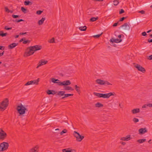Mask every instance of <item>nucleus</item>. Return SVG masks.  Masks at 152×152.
Instances as JSON below:
<instances>
[{
	"label": "nucleus",
	"mask_w": 152,
	"mask_h": 152,
	"mask_svg": "<svg viewBox=\"0 0 152 152\" xmlns=\"http://www.w3.org/2000/svg\"><path fill=\"white\" fill-rule=\"evenodd\" d=\"M93 94L95 96L98 97L99 98H108L111 96H114L115 94V93L110 92L107 94H103L102 93H97L95 92L93 93Z\"/></svg>",
	"instance_id": "1"
},
{
	"label": "nucleus",
	"mask_w": 152,
	"mask_h": 152,
	"mask_svg": "<svg viewBox=\"0 0 152 152\" xmlns=\"http://www.w3.org/2000/svg\"><path fill=\"white\" fill-rule=\"evenodd\" d=\"M57 81H59L58 80L54 78L51 79V81L53 83H57L58 85L60 86H68L71 84V82L69 80L64 81L62 82H57Z\"/></svg>",
	"instance_id": "2"
},
{
	"label": "nucleus",
	"mask_w": 152,
	"mask_h": 152,
	"mask_svg": "<svg viewBox=\"0 0 152 152\" xmlns=\"http://www.w3.org/2000/svg\"><path fill=\"white\" fill-rule=\"evenodd\" d=\"M16 109L17 110L20 115H22L25 113V111L27 109L22 104L18 105Z\"/></svg>",
	"instance_id": "3"
},
{
	"label": "nucleus",
	"mask_w": 152,
	"mask_h": 152,
	"mask_svg": "<svg viewBox=\"0 0 152 152\" xmlns=\"http://www.w3.org/2000/svg\"><path fill=\"white\" fill-rule=\"evenodd\" d=\"M9 100L7 98L2 101L0 105V109L4 110L8 104Z\"/></svg>",
	"instance_id": "4"
},
{
	"label": "nucleus",
	"mask_w": 152,
	"mask_h": 152,
	"mask_svg": "<svg viewBox=\"0 0 152 152\" xmlns=\"http://www.w3.org/2000/svg\"><path fill=\"white\" fill-rule=\"evenodd\" d=\"M121 28L122 31L124 33L128 34L129 30L130 27L127 23H125L121 26Z\"/></svg>",
	"instance_id": "5"
},
{
	"label": "nucleus",
	"mask_w": 152,
	"mask_h": 152,
	"mask_svg": "<svg viewBox=\"0 0 152 152\" xmlns=\"http://www.w3.org/2000/svg\"><path fill=\"white\" fill-rule=\"evenodd\" d=\"M9 147L7 142H4L0 144V151H4L7 150Z\"/></svg>",
	"instance_id": "6"
},
{
	"label": "nucleus",
	"mask_w": 152,
	"mask_h": 152,
	"mask_svg": "<svg viewBox=\"0 0 152 152\" xmlns=\"http://www.w3.org/2000/svg\"><path fill=\"white\" fill-rule=\"evenodd\" d=\"M96 81L97 83L101 85H112L111 83L107 81L101 80L100 79H97Z\"/></svg>",
	"instance_id": "7"
},
{
	"label": "nucleus",
	"mask_w": 152,
	"mask_h": 152,
	"mask_svg": "<svg viewBox=\"0 0 152 152\" xmlns=\"http://www.w3.org/2000/svg\"><path fill=\"white\" fill-rule=\"evenodd\" d=\"M33 48L31 46L28 47L25 53V56H28L33 54L34 52L33 51Z\"/></svg>",
	"instance_id": "8"
},
{
	"label": "nucleus",
	"mask_w": 152,
	"mask_h": 152,
	"mask_svg": "<svg viewBox=\"0 0 152 152\" xmlns=\"http://www.w3.org/2000/svg\"><path fill=\"white\" fill-rule=\"evenodd\" d=\"M73 134L75 137L76 138V140L77 141L80 142L84 138V136L80 135L77 132L74 131Z\"/></svg>",
	"instance_id": "9"
},
{
	"label": "nucleus",
	"mask_w": 152,
	"mask_h": 152,
	"mask_svg": "<svg viewBox=\"0 0 152 152\" xmlns=\"http://www.w3.org/2000/svg\"><path fill=\"white\" fill-rule=\"evenodd\" d=\"M7 136L6 133L2 129H0V140H4Z\"/></svg>",
	"instance_id": "10"
},
{
	"label": "nucleus",
	"mask_w": 152,
	"mask_h": 152,
	"mask_svg": "<svg viewBox=\"0 0 152 152\" xmlns=\"http://www.w3.org/2000/svg\"><path fill=\"white\" fill-rule=\"evenodd\" d=\"M134 66L136 68L138 71L142 72V73H144L145 72V69L139 64H135Z\"/></svg>",
	"instance_id": "11"
},
{
	"label": "nucleus",
	"mask_w": 152,
	"mask_h": 152,
	"mask_svg": "<svg viewBox=\"0 0 152 152\" xmlns=\"http://www.w3.org/2000/svg\"><path fill=\"white\" fill-rule=\"evenodd\" d=\"M65 91H60L58 92L57 95L60 96H64L61 98V99H63L65 98L68 97L67 94H65Z\"/></svg>",
	"instance_id": "12"
},
{
	"label": "nucleus",
	"mask_w": 152,
	"mask_h": 152,
	"mask_svg": "<svg viewBox=\"0 0 152 152\" xmlns=\"http://www.w3.org/2000/svg\"><path fill=\"white\" fill-rule=\"evenodd\" d=\"M48 63V61H45L44 60H42L39 61L38 64V66L37 67V68H38L39 66L44 65Z\"/></svg>",
	"instance_id": "13"
},
{
	"label": "nucleus",
	"mask_w": 152,
	"mask_h": 152,
	"mask_svg": "<svg viewBox=\"0 0 152 152\" xmlns=\"http://www.w3.org/2000/svg\"><path fill=\"white\" fill-rule=\"evenodd\" d=\"M138 131L140 134H142L148 132L146 128H140L139 129Z\"/></svg>",
	"instance_id": "14"
},
{
	"label": "nucleus",
	"mask_w": 152,
	"mask_h": 152,
	"mask_svg": "<svg viewBox=\"0 0 152 152\" xmlns=\"http://www.w3.org/2000/svg\"><path fill=\"white\" fill-rule=\"evenodd\" d=\"M31 47L33 48V49L34 52L37 50H40L42 48L41 46H38L37 45L32 46H31Z\"/></svg>",
	"instance_id": "15"
},
{
	"label": "nucleus",
	"mask_w": 152,
	"mask_h": 152,
	"mask_svg": "<svg viewBox=\"0 0 152 152\" xmlns=\"http://www.w3.org/2000/svg\"><path fill=\"white\" fill-rule=\"evenodd\" d=\"M122 41V39H114L112 38L110 40V42H112V43L114 42L118 43L121 42Z\"/></svg>",
	"instance_id": "16"
},
{
	"label": "nucleus",
	"mask_w": 152,
	"mask_h": 152,
	"mask_svg": "<svg viewBox=\"0 0 152 152\" xmlns=\"http://www.w3.org/2000/svg\"><path fill=\"white\" fill-rule=\"evenodd\" d=\"M18 45V43H13L8 45V47L10 49H12Z\"/></svg>",
	"instance_id": "17"
},
{
	"label": "nucleus",
	"mask_w": 152,
	"mask_h": 152,
	"mask_svg": "<svg viewBox=\"0 0 152 152\" xmlns=\"http://www.w3.org/2000/svg\"><path fill=\"white\" fill-rule=\"evenodd\" d=\"M64 86V89L65 90L73 91L74 90V89L70 86Z\"/></svg>",
	"instance_id": "18"
},
{
	"label": "nucleus",
	"mask_w": 152,
	"mask_h": 152,
	"mask_svg": "<svg viewBox=\"0 0 152 152\" xmlns=\"http://www.w3.org/2000/svg\"><path fill=\"white\" fill-rule=\"evenodd\" d=\"M140 110L139 108L134 109L131 110V113L133 114H134L140 112Z\"/></svg>",
	"instance_id": "19"
},
{
	"label": "nucleus",
	"mask_w": 152,
	"mask_h": 152,
	"mask_svg": "<svg viewBox=\"0 0 152 152\" xmlns=\"http://www.w3.org/2000/svg\"><path fill=\"white\" fill-rule=\"evenodd\" d=\"M56 93L55 91L53 90H48L47 91V93L48 95L52 94L54 95Z\"/></svg>",
	"instance_id": "20"
},
{
	"label": "nucleus",
	"mask_w": 152,
	"mask_h": 152,
	"mask_svg": "<svg viewBox=\"0 0 152 152\" xmlns=\"http://www.w3.org/2000/svg\"><path fill=\"white\" fill-rule=\"evenodd\" d=\"M39 147L37 145H36L34 147L32 148L30 151V152H38V149Z\"/></svg>",
	"instance_id": "21"
},
{
	"label": "nucleus",
	"mask_w": 152,
	"mask_h": 152,
	"mask_svg": "<svg viewBox=\"0 0 152 152\" xmlns=\"http://www.w3.org/2000/svg\"><path fill=\"white\" fill-rule=\"evenodd\" d=\"M130 135H129L126 136V137H122L121 140L123 141H128L130 139Z\"/></svg>",
	"instance_id": "22"
},
{
	"label": "nucleus",
	"mask_w": 152,
	"mask_h": 152,
	"mask_svg": "<svg viewBox=\"0 0 152 152\" xmlns=\"http://www.w3.org/2000/svg\"><path fill=\"white\" fill-rule=\"evenodd\" d=\"M45 20V18H42L41 20H39L38 22V23L39 25H42L43 23V22Z\"/></svg>",
	"instance_id": "23"
},
{
	"label": "nucleus",
	"mask_w": 152,
	"mask_h": 152,
	"mask_svg": "<svg viewBox=\"0 0 152 152\" xmlns=\"http://www.w3.org/2000/svg\"><path fill=\"white\" fill-rule=\"evenodd\" d=\"M95 106L96 107H103V105L99 102H97L95 104Z\"/></svg>",
	"instance_id": "24"
},
{
	"label": "nucleus",
	"mask_w": 152,
	"mask_h": 152,
	"mask_svg": "<svg viewBox=\"0 0 152 152\" xmlns=\"http://www.w3.org/2000/svg\"><path fill=\"white\" fill-rule=\"evenodd\" d=\"M39 79L36 80H33L31 81V84H38L39 82Z\"/></svg>",
	"instance_id": "25"
},
{
	"label": "nucleus",
	"mask_w": 152,
	"mask_h": 152,
	"mask_svg": "<svg viewBox=\"0 0 152 152\" xmlns=\"http://www.w3.org/2000/svg\"><path fill=\"white\" fill-rule=\"evenodd\" d=\"M25 5H31L32 4V3L29 1H25L24 2Z\"/></svg>",
	"instance_id": "26"
},
{
	"label": "nucleus",
	"mask_w": 152,
	"mask_h": 152,
	"mask_svg": "<svg viewBox=\"0 0 152 152\" xmlns=\"http://www.w3.org/2000/svg\"><path fill=\"white\" fill-rule=\"evenodd\" d=\"M146 141V139H139L138 140H137V142L139 143H141L144 142H145Z\"/></svg>",
	"instance_id": "27"
},
{
	"label": "nucleus",
	"mask_w": 152,
	"mask_h": 152,
	"mask_svg": "<svg viewBox=\"0 0 152 152\" xmlns=\"http://www.w3.org/2000/svg\"><path fill=\"white\" fill-rule=\"evenodd\" d=\"M7 34V33H4L2 31H0V36L4 37L6 36Z\"/></svg>",
	"instance_id": "28"
},
{
	"label": "nucleus",
	"mask_w": 152,
	"mask_h": 152,
	"mask_svg": "<svg viewBox=\"0 0 152 152\" xmlns=\"http://www.w3.org/2000/svg\"><path fill=\"white\" fill-rule=\"evenodd\" d=\"M79 28L81 31H85L87 29V27L86 26L83 27L81 26L79 27Z\"/></svg>",
	"instance_id": "29"
},
{
	"label": "nucleus",
	"mask_w": 152,
	"mask_h": 152,
	"mask_svg": "<svg viewBox=\"0 0 152 152\" xmlns=\"http://www.w3.org/2000/svg\"><path fill=\"white\" fill-rule=\"evenodd\" d=\"M98 18L97 17L96 18L92 17L90 18V21L91 22H94L97 20Z\"/></svg>",
	"instance_id": "30"
},
{
	"label": "nucleus",
	"mask_w": 152,
	"mask_h": 152,
	"mask_svg": "<svg viewBox=\"0 0 152 152\" xmlns=\"http://www.w3.org/2000/svg\"><path fill=\"white\" fill-rule=\"evenodd\" d=\"M75 89L77 92L79 93L80 92V87L77 86V85H75Z\"/></svg>",
	"instance_id": "31"
},
{
	"label": "nucleus",
	"mask_w": 152,
	"mask_h": 152,
	"mask_svg": "<svg viewBox=\"0 0 152 152\" xmlns=\"http://www.w3.org/2000/svg\"><path fill=\"white\" fill-rule=\"evenodd\" d=\"M67 132V131L66 129H64L60 133V134L61 135H62L63 134L66 133Z\"/></svg>",
	"instance_id": "32"
},
{
	"label": "nucleus",
	"mask_w": 152,
	"mask_h": 152,
	"mask_svg": "<svg viewBox=\"0 0 152 152\" xmlns=\"http://www.w3.org/2000/svg\"><path fill=\"white\" fill-rule=\"evenodd\" d=\"M113 4L115 6H117L119 4V1L117 0H114L113 1Z\"/></svg>",
	"instance_id": "33"
},
{
	"label": "nucleus",
	"mask_w": 152,
	"mask_h": 152,
	"mask_svg": "<svg viewBox=\"0 0 152 152\" xmlns=\"http://www.w3.org/2000/svg\"><path fill=\"white\" fill-rule=\"evenodd\" d=\"M133 121L134 123H136L139 121V119L136 118H133L132 120Z\"/></svg>",
	"instance_id": "34"
},
{
	"label": "nucleus",
	"mask_w": 152,
	"mask_h": 152,
	"mask_svg": "<svg viewBox=\"0 0 152 152\" xmlns=\"http://www.w3.org/2000/svg\"><path fill=\"white\" fill-rule=\"evenodd\" d=\"M102 33H101L100 34H97L96 35H94L93 36V37L96 38H98L100 37L102 35Z\"/></svg>",
	"instance_id": "35"
},
{
	"label": "nucleus",
	"mask_w": 152,
	"mask_h": 152,
	"mask_svg": "<svg viewBox=\"0 0 152 152\" xmlns=\"http://www.w3.org/2000/svg\"><path fill=\"white\" fill-rule=\"evenodd\" d=\"M50 43H53L55 42V39L54 38H53L48 41Z\"/></svg>",
	"instance_id": "36"
},
{
	"label": "nucleus",
	"mask_w": 152,
	"mask_h": 152,
	"mask_svg": "<svg viewBox=\"0 0 152 152\" xmlns=\"http://www.w3.org/2000/svg\"><path fill=\"white\" fill-rule=\"evenodd\" d=\"M63 152H75L74 151H72L71 150H67L66 149H63L62 150Z\"/></svg>",
	"instance_id": "37"
},
{
	"label": "nucleus",
	"mask_w": 152,
	"mask_h": 152,
	"mask_svg": "<svg viewBox=\"0 0 152 152\" xmlns=\"http://www.w3.org/2000/svg\"><path fill=\"white\" fill-rule=\"evenodd\" d=\"M30 42H31V41L30 40H25L23 42V44H26L27 43H30Z\"/></svg>",
	"instance_id": "38"
},
{
	"label": "nucleus",
	"mask_w": 152,
	"mask_h": 152,
	"mask_svg": "<svg viewBox=\"0 0 152 152\" xmlns=\"http://www.w3.org/2000/svg\"><path fill=\"white\" fill-rule=\"evenodd\" d=\"M21 10L23 12L26 13V9L25 8L23 7H21Z\"/></svg>",
	"instance_id": "39"
},
{
	"label": "nucleus",
	"mask_w": 152,
	"mask_h": 152,
	"mask_svg": "<svg viewBox=\"0 0 152 152\" xmlns=\"http://www.w3.org/2000/svg\"><path fill=\"white\" fill-rule=\"evenodd\" d=\"M4 29L6 30H10L12 29V27H8L7 26H5L4 27Z\"/></svg>",
	"instance_id": "40"
},
{
	"label": "nucleus",
	"mask_w": 152,
	"mask_h": 152,
	"mask_svg": "<svg viewBox=\"0 0 152 152\" xmlns=\"http://www.w3.org/2000/svg\"><path fill=\"white\" fill-rule=\"evenodd\" d=\"M126 18L125 17H123L122 18H121L120 19V20H119V21H122L124 19H126Z\"/></svg>",
	"instance_id": "41"
},
{
	"label": "nucleus",
	"mask_w": 152,
	"mask_h": 152,
	"mask_svg": "<svg viewBox=\"0 0 152 152\" xmlns=\"http://www.w3.org/2000/svg\"><path fill=\"white\" fill-rule=\"evenodd\" d=\"M42 12V11L38 10L37 11L36 13L38 15H40Z\"/></svg>",
	"instance_id": "42"
},
{
	"label": "nucleus",
	"mask_w": 152,
	"mask_h": 152,
	"mask_svg": "<svg viewBox=\"0 0 152 152\" xmlns=\"http://www.w3.org/2000/svg\"><path fill=\"white\" fill-rule=\"evenodd\" d=\"M12 16L13 18H15L19 17L20 16L18 15H15L13 14L12 15Z\"/></svg>",
	"instance_id": "43"
},
{
	"label": "nucleus",
	"mask_w": 152,
	"mask_h": 152,
	"mask_svg": "<svg viewBox=\"0 0 152 152\" xmlns=\"http://www.w3.org/2000/svg\"><path fill=\"white\" fill-rule=\"evenodd\" d=\"M124 12V11L123 9H121L119 13V14H122Z\"/></svg>",
	"instance_id": "44"
},
{
	"label": "nucleus",
	"mask_w": 152,
	"mask_h": 152,
	"mask_svg": "<svg viewBox=\"0 0 152 152\" xmlns=\"http://www.w3.org/2000/svg\"><path fill=\"white\" fill-rule=\"evenodd\" d=\"M15 21L18 22V23H19V22H20L21 21H24V20L22 19H20V20H17V19H16Z\"/></svg>",
	"instance_id": "45"
},
{
	"label": "nucleus",
	"mask_w": 152,
	"mask_h": 152,
	"mask_svg": "<svg viewBox=\"0 0 152 152\" xmlns=\"http://www.w3.org/2000/svg\"><path fill=\"white\" fill-rule=\"evenodd\" d=\"M31 85V81H28V82L25 84V85L26 86H28L29 85Z\"/></svg>",
	"instance_id": "46"
},
{
	"label": "nucleus",
	"mask_w": 152,
	"mask_h": 152,
	"mask_svg": "<svg viewBox=\"0 0 152 152\" xmlns=\"http://www.w3.org/2000/svg\"><path fill=\"white\" fill-rule=\"evenodd\" d=\"M5 9L6 12H10V11L7 7H5Z\"/></svg>",
	"instance_id": "47"
},
{
	"label": "nucleus",
	"mask_w": 152,
	"mask_h": 152,
	"mask_svg": "<svg viewBox=\"0 0 152 152\" xmlns=\"http://www.w3.org/2000/svg\"><path fill=\"white\" fill-rule=\"evenodd\" d=\"M142 35L143 36H146L147 35V34L146 33V32L145 31L143 32L142 33Z\"/></svg>",
	"instance_id": "48"
},
{
	"label": "nucleus",
	"mask_w": 152,
	"mask_h": 152,
	"mask_svg": "<svg viewBox=\"0 0 152 152\" xmlns=\"http://www.w3.org/2000/svg\"><path fill=\"white\" fill-rule=\"evenodd\" d=\"M28 33L27 32H21L20 33V35H23L24 34H27V33Z\"/></svg>",
	"instance_id": "49"
},
{
	"label": "nucleus",
	"mask_w": 152,
	"mask_h": 152,
	"mask_svg": "<svg viewBox=\"0 0 152 152\" xmlns=\"http://www.w3.org/2000/svg\"><path fill=\"white\" fill-rule=\"evenodd\" d=\"M148 59L149 60H152V54L148 56Z\"/></svg>",
	"instance_id": "50"
},
{
	"label": "nucleus",
	"mask_w": 152,
	"mask_h": 152,
	"mask_svg": "<svg viewBox=\"0 0 152 152\" xmlns=\"http://www.w3.org/2000/svg\"><path fill=\"white\" fill-rule=\"evenodd\" d=\"M147 106L149 107H152V104L149 103L147 104Z\"/></svg>",
	"instance_id": "51"
},
{
	"label": "nucleus",
	"mask_w": 152,
	"mask_h": 152,
	"mask_svg": "<svg viewBox=\"0 0 152 152\" xmlns=\"http://www.w3.org/2000/svg\"><path fill=\"white\" fill-rule=\"evenodd\" d=\"M4 47L2 46H0V50H4Z\"/></svg>",
	"instance_id": "52"
},
{
	"label": "nucleus",
	"mask_w": 152,
	"mask_h": 152,
	"mask_svg": "<svg viewBox=\"0 0 152 152\" xmlns=\"http://www.w3.org/2000/svg\"><path fill=\"white\" fill-rule=\"evenodd\" d=\"M118 23H114L113 25V26H114V27H115V26H117V25H118Z\"/></svg>",
	"instance_id": "53"
},
{
	"label": "nucleus",
	"mask_w": 152,
	"mask_h": 152,
	"mask_svg": "<svg viewBox=\"0 0 152 152\" xmlns=\"http://www.w3.org/2000/svg\"><path fill=\"white\" fill-rule=\"evenodd\" d=\"M148 42L149 43L152 42V39H148Z\"/></svg>",
	"instance_id": "54"
},
{
	"label": "nucleus",
	"mask_w": 152,
	"mask_h": 152,
	"mask_svg": "<svg viewBox=\"0 0 152 152\" xmlns=\"http://www.w3.org/2000/svg\"><path fill=\"white\" fill-rule=\"evenodd\" d=\"M120 143H121V144H122V145H125L126 144V142H120Z\"/></svg>",
	"instance_id": "55"
},
{
	"label": "nucleus",
	"mask_w": 152,
	"mask_h": 152,
	"mask_svg": "<svg viewBox=\"0 0 152 152\" xmlns=\"http://www.w3.org/2000/svg\"><path fill=\"white\" fill-rule=\"evenodd\" d=\"M147 106V104H145L144 105L142 106V108H146Z\"/></svg>",
	"instance_id": "56"
},
{
	"label": "nucleus",
	"mask_w": 152,
	"mask_h": 152,
	"mask_svg": "<svg viewBox=\"0 0 152 152\" xmlns=\"http://www.w3.org/2000/svg\"><path fill=\"white\" fill-rule=\"evenodd\" d=\"M67 94L68 97L69 96H73V94Z\"/></svg>",
	"instance_id": "57"
},
{
	"label": "nucleus",
	"mask_w": 152,
	"mask_h": 152,
	"mask_svg": "<svg viewBox=\"0 0 152 152\" xmlns=\"http://www.w3.org/2000/svg\"><path fill=\"white\" fill-rule=\"evenodd\" d=\"M145 11L143 10H141L139 12L141 13L142 14H144L145 13Z\"/></svg>",
	"instance_id": "58"
},
{
	"label": "nucleus",
	"mask_w": 152,
	"mask_h": 152,
	"mask_svg": "<svg viewBox=\"0 0 152 152\" xmlns=\"http://www.w3.org/2000/svg\"><path fill=\"white\" fill-rule=\"evenodd\" d=\"M4 53V51H3V52L2 53H0V57L3 55Z\"/></svg>",
	"instance_id": "59"
},
{
	"label": "nucleus",
	"mask_w": 152,
	"mask_h": 152,
	"mask_svg": "<svg viewBox=\"0 0 152 152\" xmlns=\"http://www.w3.org/2000/svg\"><path fill=\"white\" fill-rule=\"evenodd\" d=\"M23 40H24V38L21 39L20 40V41H19V42H22V41H24Z\"/></svg>",
	"instance_id": "60"
},
{
	"label": "nucleus",
	"mask_w": 152,
	"mask_h": 152,
	"mask_svg": "<svg viewBox=\"0 0 152 152\" xmlns=\"http://www.w3.org/2000/svg\"><path fill=\"white\" fill-rule=\"evenodd\" d=\"M119 106L121 108H123V105H121V104H119Z\"/></svg>",
	"instance_id": "61"
},
{
	"label": "nucleus",
	"mask_w": 152,
	"mask_h": 152,
	"mask_svg": "<svg viewBox=\"0 0 152 152\" xmlns=\"http://www.w3.org/2000/svg\"><path fill=\"white\" fill-rule=\"evenodd\" d=\"M103 0H95V1H102Z\"/></svg>",
	"instance_id": "62"
},
{
	"label": "nucleus",
	"mask_w": 152,
	"mask_h": 152,
	"mask_svg": "<svg viewBox=\"0 0 152 152\" xmlns=\"http://www.w3.org/2000/svg\"><path fill=\"white\" fill-rule=\"evenodd\" d=\"M118 37L120 39L121 37V35H119L118 36Z\"/></svg>",
	"instance_id": "63"
},
{
	"label": "nucleus",
	"mask_w": 152,
	"mask_h": 152,
	"mask_svg": "<svg viewBox=\"0 0 152 152\" xmlns=\"http://www.w3.org/2000/svg\"><path fill=\"white\" fill-rule=\"evenodd\" d=\"M18 37H19V35H16V36H15V38H18Z\"/></svg>",
	"instance_id": "64"
}]
</instances>
